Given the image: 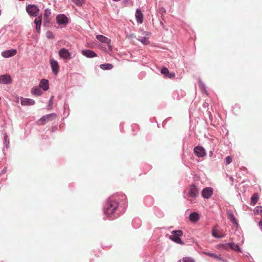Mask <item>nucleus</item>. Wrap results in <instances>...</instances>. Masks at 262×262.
<instances>
[{"instance_id":"obj_1","label":"nucleus","mask_w":262,"mask_h":262,"mask_svg":"<svg viewBox=\"0 0 262 262\" xmlns=\"http://www.w3.org/2000/svg\"><path fill=\"white\" fill-rule=\"evenodd\" d=\"M127 205L126 196L122 192L116 193L103 203V213L107 219L114 220L125 212Z\"/></svg>"},{"instance_id":"obj_2","label":"nucleus","mask_w":262,"mask_h":262,"mask_svg":"<svg viewBox=\"0 0 262 262\" xmlns=\"http://www.w3.org/2000/svg\"><path fill=\"white\" fill-rule=\"evenodd\" d=\"M96 37L97 40L107 45V47L102 46L101 48L103 51L107 53L112 52V47L111 45V40L110 39L102 35H98Z\"/></svg>"},{"instance_id":"obj_3","label":"nucleus","mask_w":262,"mask_h":262,"mask_svg":"<svg viewBox=\"0 0 262 262\" xmlns=\"http://www.w3.org/2000/svg\"><path fill=\"white\" fill-rule=\"evenodd\" d=\"M172 235L169 236V239L176 243L180 245H184V242L181 239V236L183 235V232L181 230H173L171 232Z\"/></svg>"},{"instance_id":"obj_4","label":"nucleus","mask_w":262,"mask_h":262,"mask_svg":"<svg viewBox=\"0 0 262 262\" xmlns=\"http://www.w3.org/2000/svg\"><path fill=\"white\" fill-rule=\"evenodd\" d=\"M57 115L55 113H51L46 115L38 120V124L39 125L45 124L46 123L55 119Z\"/></svg>"},{"instance_id":"obj_5","label":"nucleus","mask_w":262,"mask_h":262,"mask_svg":"<svg viewBox=\"0 0 262 262\" xmlns=\"http://www.w3.org/2000/svg\"><path fill=\"white\" fill-rule=\"evenodd\" d=\"M26 11L30 16L34 17L39 16V10L35 5H29L27 6Z\"/></svg>"},{"instance_id":"obj_6","label":"nucleus","mask_w":262,"mask_h":262,"mask_svg":"<svg viewBox=\"0 0 262 262\" xmlns=\"http://www.w3.org/2000/svg\"><path fill=\"white\" fill-rule=\"evenodd\" d=\"M59 57L63 59H70L72 58L71 53L69 51L65 48H62L58 51Z\"/></svg>"},{"instance_id":"obj_7","label":"nucleus","mask_w":262,"mask_h":262,"mask_svg":"<svg viewBox=\"0 0 262 262\" xmlns=\"http://www.w3.org/2000/svg\"><path fill=\"white\" fill-rule=\"evenodd\" d=\"M199 188L196 184H193L190 185L189 191V196L193 198H196L199 195Z\"/></svg>"},{"instance_id":"obj_8","label":"nucleus","mask_w":262,"mask_h":262,"mask_svg":"<svg viewBox=\"0 0 262 262\" xmlns=\"http://www.w3.org/2000/svg\"><path fill=\"white\" fill-rule=\"evenodd\" d=\"M213 189L212 187H207L203 189L201 192L202 197L208 199L213 194Z\"/></svg>"},{"instance_id":"obj_9","label":"nucleus","mask_w":262,"mask_h":262,"mask_svg":"<svg viewBox=\"0 0 262 262\" xmlns=\"http://www.w3.org/2000/svg\"><path fill=\"white\" fill-rule=\"evenodd\" d=\"M227 216L228 220L231 222L236 228H237L239 226L237 220L235 217L233 211L231 209H228L226 211Z\"/></svg>"},{"instance_id":"obj_10","label":"nucleus","mask_w":262,"mask_h":262,"mask_svg":"<svg viewBox=\"0 0 262 262\" xmlns=\"http://www.w3.org/2000/svg\"><path fill=\"white\" fill-rule=\"evenodd\" d=\"M57 23L60 25H66L68 23V18L64 14H59L56 17Z\"/></svg>"},{"instance_id":"obj_11","label":"nucleus","mask_w":262,"mask_h":262,"mask_svg":"<svg viewBox=\"0 0 262 262\" xmlns=\"http://www.w3.org/2000/svg\"><path fill=\"white\" fill-rule=\"evenodd\" d=\"M194 154L198 157H203L206 155L205 149L202 146H197L193 149Z\"/></svg>"},{"instance_id":"obj_12","label":"nucleus","mask_w":262,"mask_h":262,"mask_svg":"<svg viewBox=\"0 0 262 262\" xmlns=\"http://www.w3.org/2000/svg\"><path fill=\"white\" fill-rule=\"evenodd\" d=\"M52 72L55 75H57L59 72V65L56 60L50 59V60Z\"/></svg>"},{"instance_id":"obj_13","label":"nucleus","mask_w":262,"mask_h":262,"mask_svg":"<svg viewBox=\"0 0 262 262\" xmlns=\"http://www.w3.org/2000/svg\"><path fill=\"white\" fill-rule=\"evenodd\" d=\"M11 82V78L9 75H3L0 76V84H9Z\"/></svg>"},{"instance_id":"obj_14","label":"nucleus","mask_w":262,"mask_h":262,"mask_svg":"<svg viewBox=\"0 0 262 262\" xmlns=\"http://www.w3.org/2000/svg\"><path fill=\"white\" fill-rule=\"evenodd\" d=\"M17 52L15 49L6 50L2 53V55L5 58L11 57L16 55Z\"/></svg>"},{"instance_id":"obj_15","label":"nucleus","mask_w":262,"mask_h":262,"mask_svg":"<svg viewBox=\"0 0 262 262\" xmlns=\"http://www.w3.org/2000/svg\"><path fill=\"white\" fill-rule=\"evenodd\" d=\"M204 253L210 257H212L219 260H221L223 262H228L227 260L225 259L223 257L221 256L220 255H218L215 253L212 252H204Z\"/></svg>"},{"instance_id":"obj_16","label":"nucleus","mask_w":262,"mask_h":262,"mask_svg":"<svg viewBox=\"0 0 262 262\" xmlns=\"http://www.w3.org/2000/svg\"><path fill=\"white\" fill-rule=\"evenodd\" d=\"M82 54L88 58H93L97 56V55L94 51L90 50H82Z\"/></svg>"},{"instance_id":"obj_17","label":"nucleus","mask_w":262,"mask_h":262,"mask_svg":"<svg viewBox=\"0 0 262 262\" xmlns=\"http://www.w3.org/2000/svg\"><path fill=\"white\" fill-rule=\"evenodd\" d=\"M42 21V15L38 16L34 20V23L36 25V30L37 32H39L40 29V26Z\"/></svg>"},{"instance_id":"obj_18","label":"nucleus","mask_w":262,"mask_h":262,"mask_svg":"<svg viewBox=\"0 0 262 262\" xmlns=\"http://www.w3.org/2000/svg\"><path fill=\"white\" fill-rule=\"evenodd\" d=\"M20 103L23 105H31L35 104V101L31 99L21 98Z\"/></svg>"},{"instance_id":"obj_19","label":"nucleus","mask_w":262,"mask_h":262,"mask_svg":"<svg viewBox=\"0 0 262 262\" xmlns=\"http://www.w3.org/2000/svg\"><path fill=\"white\" fill-rule=\"evenodd\" d=\"M9 140L8 139V135L5 133L3 134V144L4 147L3 148V151L4 152L5 149H7L9 147Z\"/></svg>"},{"instance_id":"obj_20","label":"nucleus","mask_w":262,"mask_h":262,"mask_svg":"<svg viewBox=\"0 0 262 262\" xmlns=\"http://www.w3.org/2000/svg\"><path fill=\"white\" fill-rule=\"evenodd\" d=\"M135 16L137 19V22L139 24H142L143 22V15L140 9H137L136 12Z\"/></svg>"},{"instance_id":"obj_21","label":"nucleus","mask_w":262,"mask_h":262,"mask_svg":"<svg viewBox=\"0 0 262 262\" xmlns=\"http://www.w3.org/2000/svg\"><path fill=\"white\" fill-rule=\"evenodd\" d=\"M189 219L192 222H195L200 219V215L196 212H191L189 215Z\"/></svg>"},{"instance_id":"obj_22","label":"nucleus","mask_w":262,"mask_h":262,"mask_svg":"<svg viewBox=\"0 0 262 262\" xmlns=\"http://www.w3.org/2000/svg\"><path fill=\"white\" fill-rule=\"evenodd\" d=\"M39 87L42 88L44 91L48 90L49 89L48 80L45 79H41L39 83Z\"/></svg>"},{"instance_id":"obj_23","label":"nucleus","mask_w":262,"mask_h":262,"mask_svg":"<svg viewBox=\"0 0 262 262\" xmlns=\"http://www.w3.org/2000/svg\"><path fill=\"white\" fill-rule=\"evenodd\" d=\"M259 199V195L257 193H254L251 198V205L254 206L257 202Z\"/></svg>"},{"instance_id":"obj_24","label":"nucleus","mask_w":262,"mask_h":262,"mask_svg":"<svg viewBox=\"0 0 262 262\" xmlns=\"http://www.w3.org/2000/svg\"><path fill=\"white\" fill-rule=\"evenodd\" d=\"M51 15V10L49 9H47L45 11L44 13V20L48 23L50 20V16Z\"/></svg>"},{"instance_id":"obj_25","label":"nucleus","mask_w":262,"mask_h":262,"mask_svg":"<svg viewBox=\"0 0 262 262\" xmlns=\"http://www.w3.org/2000/svg\"><path fill=\"white\" fill-rule=\"evenodd\" d=\"M100 67L102 70H106L112 69L114 66L111 63H104L100 64Z\"/></svg>"},{"instance_id":"obj_26","label":"nucleus","mask_w":262,"mask_h":262,"mask_svg":"<svg viewBox=\"0 0 262 262\" xmlns=\"http://www.w3.org/2000/svg\"><path fill=\"white\" fill-rule=\"evenodd\" d=\"M32 94L34 95L40 96L42 94L41 90L37 87H34L31 91Z\"/></svg>"},{"instance_id":"obj_27","label":"nucleus","mask_w":262,"mask_h":262,"mask_svg":"<svg viewBox=\"0 0 262 262\" xmlns=\"http://www.w3.org/2000/svg\"><path fill=\"white\" fill-rule=\"evenodd\" d=\"M141 223V221L139 219H134L132 222V225L135 228H138Z\"/></svg>"},{"instance_id":"obj_28","label":"nucleus","mask_w":262,"mask_h":262,"mask_svg":"<svg viewBox=\"0 0 262 262\" xmlns=\"http://www.w3.org/2000/svg\"><path fill=\"white\" fill-rule=\"evenodd\" d=\"M177 262H195V260L190 257H185L182 259L179 260Z\"/></svg>"},{"instance_id":"obj_29","label":"nucleus","mask_w":262,"mask_h":262,"mask_svg":"<svg viewBox=\"0 0 262 262\" xmlns=\"http://www.w3.org/2000/svg\"><path fill=\"white\" fill-rule=\"evenodd\" d=\"M211 234L213 237H215L216 238H221L225 236V235H218L217 233H216V230L214 228L212 229V230Z\"/></svg>"},{"instance_id":"obj_30","label":"nucleus","mask_w":262,"mask_h":262,"mask_svg":"<svg viewBox=\"0 0 262 262\" xmlns=\"http://www.w3.org/2000/svg\"><path fill=\"white\" fill-rule=\"evenodd\" d=\"M216 247L220 250H227V243H221L217 245Z\"/></svg>"},{"instance_id":"obj_31","label":"nucleus","mask_w":262,"mask_h":262,"mask_svg":"<svg viewBox=\"0 0 262 262\" xmlns=\"http://www.w3.org/2000/svg\"><path fill=\"white\" fill-rule=\"evenodd\" d=\"M254 212L255 214H259L260 213L262 216V206H257L255 207Z\"/></svg>"},{"instance_id":"obj_32","label":"nucleus","mask_w":262,"mask_h":262,"mask_svg":"<svg viewBox=\"0 0 262 262\" xmlns=\"http://www.w3.org/2000/svg\"><path fill=\"white\" fill-rule=\"evenodd\" d=\"M232 250L236 252H242V250L238 244H235Z\"/></svg>"},{"instance_id":"obj_33","label":"nucleus","mask_w":262,"mask_h":262,"mask_svg":"<svg viewBox=\"0 0 262 262\" xmlns=\"http://www.w3.org/2000/svg\"><path fill=\"white\" fill-rule=\"evenodd\" d=\"M139 40L144 45H147L149 43V41L147 38L145 37H142L141 39H139Z\"/></svg>"},{"instance_id":"obj_34","label":"nucleus","mask_w":262,"mask_h":262,"mask_svg":"<svg viewBox=\"0 0 262 262\" xmlns=\"http://www.w3.org/2000/svg\"><path fill=\"white\" fill-rule=\"evenodd\" d=\"M232 161V157L231 156H227L225 158V164L226 165L229 164Z\"/></svg>"},{"instance_id":"obj_35","label":"nucleus","mask_w":262,"mask_h":262,"mask_svg":"<svg viewBox=\"0 0 262 262\" xmlns=\"http://www.w3.org/2000/svg\"><path fill=\"white\" fill-rule=\"evenodd\" d=\"M161 72L162 74L165 75V76L168 74H169V71H168V69L165 67H164L161 69Z\"/></svg>"},{"instance_id":"obj_36","label":"nucleus","mask_w":262,"mask_h":262,"mask_svg":"<svg viewBox=\"0 0 262 262\" xmlns=\"http://www.w3.org/2000/svg\"><path fill=\"white\" fill-rule=\"evenodd\" d=\"M234 244L232 242H229L227 243V250L229 248L232 250L233 248L234 247Z\"/></svg>"},{"instance_id":"obj_37","label":"nucleus","mask_w":262,"mask_h":262,"mask_svg":"<svg viewBox=\"0 0 262 262\" xmlns=\"http://www.w3.org/2000/svg\"><path fill=\"white\" fill-rule=\"evenodd\" d=\"M73 2L78 6H81L82 3V0H73Z\"/></svg>"},{"instance_id":"obj_38","label":"nucleus","mask_w":262,"mask_h":262,"mask_svg":"<svg viewBox=\"0 0 262 262\" xmlns=\"http://www.w3.org/2000/svg\"><path fill=\"white\" fill-rule=\"evenodd\" d=\"M174 76H175V74L173 72L169 73V74H168L167 75H166V77H168L169 78H173V77H174Z\"/></svg>"},{"instance_id":"obj_39","label":"nucleus","mask_w":262,"mask_h":262,"mask_svg":"<svg viewBox=\"0 0 262 262\" xmlns=\"http://www.w3.org/2000/svg\"><path fill=\"white\" fill-rule=\"evenodd\" d=\"M149 200L151 202V204L152 203V199L150 196H147L144 199L145 203H146V201Z\"/></svg>"},{"instance_id":"obj_40","label":"nucleus","mask_w":262,"mask_h":262,"mask_svg":"<svg viewBox=\"0 0 262 262\" xmlns=\"http://www.w3.org/2000/svg\"><path fill=\"white\" fill-rule=\"evenodd\" d=\"M47 37H49V38H51L53 36L52 33L51 32H48L47 33Z\"/></svg>"},{"instance_id":"obj_41","label":"nucleus","mask_w":262,"mask_h":262,"mask_svg":"<svg viewBox=\"0 0 262 262\" xmlns=\"http://www.w3.org/2000/svg\"><path fill=\"white\" fill-rule=\"evenodd\" d=\"M258 226L260 228V229L262 230V219H261L259 223H258Z\"/></svg>"},{"instance_id":"obj_42","label":"nucleus","mask_w":262,"mask_h":262,"mask_svg":"<svg viewBox=\"0 0 262 262\" xmlns=\"http://www.w3.org/2000/svg\"><path fill=\"white\" fill-rule=\"evenodd\" d=\"M53 97H51V98H50V100H49V105L50 106H52V104H53Z\"/></svg>"},{"instance_id":"obj_43","label":"nucleus","mask_w":262,"mask_h":262,"mask_svg":"<svg viewBox=\"0 0 262 262\" xmlns=\"http://www.w3.org/2000/svg\"><path fill=\"white\" fill-rule=\"evenodd\" d=\"M248 258H249V260H250V259H252V257L250 256V255L248 253V255H247Z\"/></svg>"},{"instance_id":"obj_44","label":"nucleus","mask_w":262,"mask_h":262,"mask_svg":"<svg viewBox=\"0 0 262 262\" xmlns=\"http://www.w3.org/2000/svg\"><path fill=\"white\" fill-rule=\"evenodd\" d=\"M200 85L202 89H204V85L203 83H201Z\"/></svg>"},{"instance_id":"obj_45","label":"nucleus","mask_w":262,"mask_h":262,"mask_svg":"<svg viewBox=\"0 0 262 262\" xmlns=\"http://www.w3.org/2000/svg\"><path fill=\"white\" fill-rule=\"evenodd\" d=\"M6 171V168H5L2 170V172L4 173Z\"/></svg>"},{"instance_id":"obj_46","label":"nucleus","mask_w":262,"mask_h":262,"mask_svg":"<svg viewBox=\"0 0 262 262\" xmlns=\"http://www.w3.org/2000/svg\"><path fill=\"white\" fill-rule=\"evenodd\" d=\"M230 180L231 181L232 184L233 182V178L232 177H230Z\"/></svg>"},{"instance_id":"obj_47","label":"nucleus","mask_w":262,"mask_h":262,"mask_svg":"<svg viewBox=\"0 0 262 262\" xmlns=\"http://www.w3.org/2000/svg\"><path fill=\"white\" fill-rule=\"evenodd\" d=\"M163 216V213H161L159 217H162Z\"/></svg>"}]
</instances>
